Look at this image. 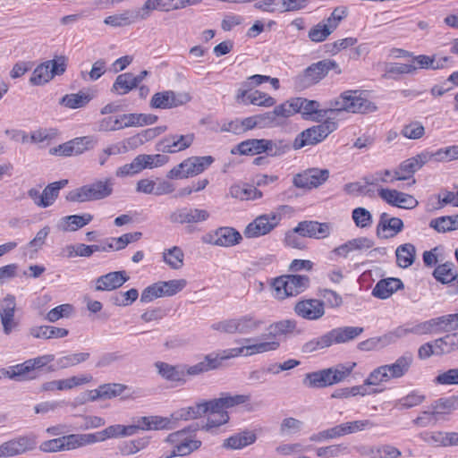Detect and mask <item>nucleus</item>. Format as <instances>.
<instances>
[{
  "label": "nucleus",
  "mask_w": 458,
  "mask_h": 458,
  "mask_svg": "<svg viewBox=\"0 0 458 458\" xmlns=\"http://www.w3.org/2000/svg\"><path fill=\"white\" fill-rule=\"evenodd\" d=\"M114 180L104 178L69 191L66 200L71 202H86L104 199L113 193Z\"/></svg>",
  "instance_id": "1"
},
{
  "label": "nucleus",
  "mask_w": 458,
  "mask_h": 458,
  "mask_svg": "<svg viewBox=\"0 0 458 458\" xmlns=\"http://www.w3.org/2000/svg\"><path fill=\"white\" fill-rule=\"evenodd\" d=\"M357 90H346L330 101L331 113L346 111L349 113L368 114L375 112L377 106Z\"/></svg>",
  "instance_id": "2"
},
{
  "label": "nucleus",
  "mask_w": 458,
  "mask_h": 458,
  "mask_svg": "<svg viewBox=\"0 0 458 458\" xmlns=\"http://www.w3.org/2000/svg\"><path fill=\"white\" fill-rule=\"evenodd\" d=\"M331 70H334L336 74L342 73L339 64L335 60L324 59L314 63L294 78V85L299 89H307L318 83Z\"/></svg>",
  "instance_id": "3"
},
{
  "label": "nucleus",
  "mask_w": 458,
  "mask_h": 458,
  "mask_svg": "<svg viewBox=\"0 0 458 458\" xmlns=\"http://www.w3.org/2000/svg\"><path fill=\"white\" fill-rule=\"evenodd\" d=\"M310 279L305 275H285L274 279L272 289L275 296L284 299L289 296H296L310 287Z\"/></svg>",
  "instance_id": "4"
},
{
  "label": "nucleus",
  "mask_w": 458,
  "mask_h": 458,
  "mask_svg": "<svg viewBox=\"0 0 458 458\" xmlns=\"http://www.w3.org/2000/svg\"><path fill=\"white\" fill-rule=\"evenodd\" d=\"M215 159L211 156L190 157L173 167L166 174L168 179H185L196 176L208 169Z\"/></svg>",
  "instance_id": "5"
},
{
  "label": "nucleus",
  "mask_w": 458,
  "mask_h": 458,
  "mask_svg": "<svg viewBox=\"0 0 458 458\" xmlns=\"http://www.w3.org/2000/svg\"><path fill=\"white\" fill-rule=\"evenodd\" d=\"M337 129V123L333 119H326L323 123L308 128L298 134L293 148L300 149L307 145H316L323 141L331 132Z\"/></svg>",
  "instance_id": "6"
},
{
  "label": "nucleus",
  "mask_w": 458,
  "mask_h": 458,
  "mask_svg": "<svg viewBox=\"0 0 458 458\" xmlns=\"http://www.w3.org/2000/svg\"><path fill=\"white\" fill-rule=\"evenodd\" d=\"M187 284L185 279L159 281L146 287L140 296L141 302H150L163 296H173L181 292Z\"/></svg>",
  "instance_id": "7"
},
{
  "label": "nucleus",
  "mask_w": 458,
  "mask_h": 458,
  "mask_svg": "<svg viewBox=\"0 0 458 458\" xmlns=\"http://www.w3.org/2000/svg\"><path fill=\"white\" fill-rule=\"evenodd\" d=\"M53 360L54 355H43L35 359L28 360L23 363L9 367L7 369H3V374L14 380L31 379L34 377L33 376H30V373L32 370L41 369Z\"/></svg>",
  "instance_id": "8"
},
{
  "label": "nucleus",
  "mask_w": 458,
  "mask_h": 458,
  "mask_svg": "<svg viewBox=\"0 0 458 458\" xmlns=\"http://www.w3.org/2000/svg\"><path fill=\"white\" fill-rule=\"evenodd\" d=\"M281 220L276 213L264 214L257 216L245 228L243 233L247 238H257L269 233Z\"/></svg>",
  "instance_id": "9"
},
{
  "label": "nucleus",
  "mask_w": 458,
  "mask_h": 458,
  "mask_svg": "<svg viewBox=\"0 0 458 458\" xmlns=\"http://www.w3.org/2000/svg\"><path fill=\"white\" fill-rule=\"evenodd\" d=\"M242 240V234L233 227L229 226L219 227L202 237L204 243L226 248L239 244Z\"/></svg>",
  "instance_id": "10"
},
{
  "label": "nucleus",
  "mask_w": 458,
  "mask_h": 458,
  "mask_svg": "<svg viewBox=\"0 0 458 458\" xmlns=\"http://www.w3.org/2000/svg\"><path fill=\"white\" fill-rule=\"evenodd\" d=\"M191 96L185 92L165 90L155 93L150 100L151 108L170 109L188 103Z\"/></svg>",
  "instance_id": "11"
},
{
  "label": "nucleus",
  "mask_w": 458,
  "mask_h": 458,
  "mask_svg": "<svg viewBox=\"0 0 458 458\" xmlns=\"http://www.w3.org/2000/svg\"><path fill=\"white\" fill-rule=\"evenodd\" d=\"M34 436H21L0 445V458H8L22 454L36 448Z\"/></svg>",
  "instance_id": "12"
},
{
  "label": "nucleus",
  "mask_w": 458,
  "mask_h": 458,
  "mask_svg": "<svg viewBox=\"0 0 458 458\" xmlns=\"http://www.w3.org/2000/svg\"><path fill=\"white\" fill-rule=\"evenodd\" d=\"M430 159L429 152H421L403 161L394 171V176L391 179V182L408 180Z\"/></svg>",
  "instance_id": "13"
},
{
  "label": "nucleus",
  "mask_w": 458,
  "mask_h": 458,
  "mask_svg": "<svg viewBox=\"0 0 458 458\" xmlns=\"http://www.w3.org/2000/svg\"><path fill=\"white\" fill-rule=\"evenodd\" d=\"M329 177L327 169L309 168L293 177V184L297 188L312 189L323 184Z\"/></svg>",
  "instance_id": "14"
},
{
  "label": "nucleus",
  "mask_w": 458,
  "mask_h": 458,
  "mask_svg": "<svg viewBox=\"0 0 458 458\" xmlns=\"http://www.w3.org/2000/svg\"><path fill=\"white\" fill-rule=\"evenodd\" d=\"M193 140L194 135L192 133L167 135L157 142L156 149L163 153H176L188 148L193 143Z\"/></svg>",
  "instance_id": "15"
},
{
  "label": "nucleus",
  "mask_w": 458,
  "mask_h": 458,
  "mask_svg": "<svg viewBox=\"0 0 458 458\" xmlns=\"http://www.w3.org/2000/svg\"><path fill=\"white\" fill-rule=\"evenodd\" d=\"M295 108L297 113L301 114L305 119L320 122L329 113H331L330 106L328 108L321 109L320 104L316 100H309L303 98H295Z\"/></svg>",
  "instance_id": "16"
},
{
  "label": "nucleus",
  "mask_w": 458,
  "mask_h": 458,
  "mask_svg": "<svg viewBox=\"0 0 458 458\" xmlns=\"http://www.w3.org/2000/svg\"><path fill=\"white\" fill-rule=\"evenodd\" d=\"M378 195L389 205L400 208L412 209L419 204L418 200L412 195L396 190L382 188L378 190Z\"/></svg>",
  "instance_id": "17"
},
{
  "label": "nucleus",
  "mask_w": 458,
  "mask_h": 458,
  "mask_svg": "<svg viewBox=\"0 0 458 458\" xmlns=\"http://www.w3.org/2000/svg\"><path fill=\"white\" fill-rule=\"evenodd\" d=\"M295 313L307 320H318L325 315V302L318 299H306L294 306Z\"/></svg>",
  "instance_id": "18"
},
{
  "label": "nucleus",
  "mask_w": 458,
  "mask_h": 458,
  "mask_svg": "<svg viewBox=\"0 0 458 458\" xmlns=\"http://www.w3.org/2000/svg\"><path fill=\"white\" fill-rule=\"evenodd\" d=\"M204 408H207V413L209 412L211 415H216L219 417L218 420H215L213 417H208L207 423L203 426V429L210 431L214 428H217L228 422L229 415L225 410L224 404L221 403V398H215L209 401H202Z\"/></svg>",
  "instance_id": "19"
},
{
  "label": "nucleus",
  "mask_w": 458,
  "mask_h": 458,
  "mask_svg": "<svg viewBox=\"0 0 458 458\" xmlns=\"http://www.w3.org/2000/svg\"><path fill=\"white\" fill-rule=\"evenodd\" d=\"M295 231L301 232L302 237L325 239L330 234L331 225L329 223L305 220L298 223Z\"/></svg>",
  "instance_id": "20"
},
{
  "label": "nucleus",
  "mask_w": 458,
  "mask_h": 458,
  "mask_svg": "<svg viewBox=\"0 0 458 458\" xmlns=\"http://www.w3.org/2000/svg\"><path fill=\"white\" fill-rule=\"evenodd\" d=\"M403 229V222L399 217H390L387 213H382L377 225V236L388 239L395 236Z\"/></svg>",
  "instance_id": "21"
},
{
  "label": "nucleus",
  "mask_w": 458,
  "mask_h": 458,
  "mask_svg": "<svg viewBox=\"0 0 458 458\" xmlns=\"http://www.w3.org/2000/svg\"><path fill=\"white\" fill-rule=\"evenodd\" d=\"M209 213L199 208H178L170 215V221L178 224H197L208 220Z\"/></svg>",
  "instance_id": "22"
},
{
  "label": "nucleus",
  "mask_w": 458,
  "mask_h": 458,
  "mask_svg": "<svg viewBox=\"0 0 458 458\" xmlns=\"http://www.w3.org/2000/svg\"><path fill=\"white\" fill-rule=\"evenodd\" d=\"M126 271H114L103 275L96 279V291H114L120 288L129 280Z\"/></svg>",
  "instance_id": "23"
},
{
  "label": "nucleus",
  "mask_w": 458,
  "mask_h": 458,
  "mask_svg": "<svg viewBox=\"0 0 458 458\" xmlns=\"http://www.w3.org/2000/svg\"><path fill=\"white\" fill-rule=\"evenodd\" d=\"M271 145L266 139H250L237 144L231 153L253 156L266 152L267 149H270Z\"/></svg>",
  "instance_id": "24"
},
{
  "label": "nucleus",
  "mask_w": 458,
  "mask_h": 458,
  "mask_svg": "<svg viewBox=\"0 0 458 458\" xmlns=\"http://www.w3.org/2000/svg\"><path fill=\"white\" fill-rule=\"evenodd\" d=\"M373 246L374 242L371 239L368 237H358L335 247L331 253L337 257L346 259L352 251L369 250Z\"/></svg>",
  "instance_id": "25"
},
{
  "label": "nucleus",
  "mask_w": 458,
  "mask_h": 458,
  "mask_svg": "<svg viewBox=\"0 0 458 458\" xmlns=\"http://www.w3.org/2000/svg\"><path fill=\"white\" fill-rule=\"evenodd\" d=\"M404 288L403 281L396 277H388L379 280L372 289V295L380 300L389 298L398 290Z\"/></svg>",
  "instance_id": "26"
},
{
  "label": "nucleus",
  "mask_w": 458,
  "mask_h": 458,
  "mask_svg": "<svg viewBox=\"0 0 458 458\" xmlns=\"http://www.w3.org/2000/svg\"><path fill=\"white\" fill-rule=\"evenodd\" d=\"M158 374L167 381L175 383L176 386H182L186 383L185 369L182 366H174L163 361L155 364Z\"/></svg>",
  "instance_id": "27"
},
{
  "label": "nucleus",
  "mask_w": 458,
  "mask_h": 458,
  "mask_svg": "<svg viewBox=\"0 0 458 458\" xmlns=\"http://www.w3.org/2000/svg\"><path fill=\"white\" fill-rule=\"evenodd\" d=\"M364 331L361 327H340L328 331L331 344H346L356 339Z\"/></svg>",
  "instance_id": "28"
},
{
  "label": "nucleus",
  "mask_w": 458,
  "mask_h": 458,
  "mask_svg": "<svg viewBox=\"0 0 458 458\" xmlns=\"http://www.w3.org/2000/svg\"><path fill=\"white\" fill-rule=\"evenodd\" d=\"M413 360L411 352H406L399 357L393 364L383 365L384 370L386 372L388 380L391 378H399L404 376L409 370Z\"/></svg>",
  "instance_id": "29"
},
{
  "label": "nucleus",
  "mask_w": 458,
  "mask_h": 458,
  "mask_svg": "<svg viewBox=\"0 0 458 458\" xmlns=\"http://www.w3.org/2000/svg\"><path fill=\"white\" fill-rule=\"evenodd\" d=\"M92 219L93 216L89 213L70 215L62 217L58 222L57 227L63 232H74L87 225Z\"/></svg>",
  "instance_id": "30"
},
{
  "label": "nucleus",
  "mask_w": 458,
  "mask_h": 458,
  "mask_svg": "<svg viewBox=\"0 0 458 458\" xmlns=\"http://www.w3.org/2000/svg\"><path fill=\"white\" fill-rule=\"evenodd\" d=\"M185 369V376H198L204 372L214 370L219 368V358L216 353H209L204 359L192 366H182Z\"/></svg>",
  "instance_id": "31"
},
{
  "label": "nucleus",
  "mask_w": 458,
  "mask_h": 458,
  "mask_svg": "<svg viewBox=\"0 0 458 458\" xmlns=\"http://www.w3.org/2000/svg\"><path fill=\"white\" fill-rule=\"evenodd\" d=\"M256 439L257 436L253 431L244 430L225 439L222 446L225 449H242L253 444Z\"/></svg>",
  "instance_id": "32"
},
{
  "label": "nucleus",
  "mask_w": 458,
  "mask_h": 458,
  "mask_svg": "<svg viewBox=\"0 0 458 458\" xmlns=\"http://www.w3.org/2000/svg\"><path fill=\"white\" fill-rule=\"evenodd\" d=\"M136 433V427L134 426H123L115 424L106 428L105 429L95 432L96 440L98 442H103L108 438H117L121 437L131 436Z\"/></svg>",
  "instance_id": "33"
},
{
  "label": "nucleus",
  "mask_w": 458,
  "mask_h": 458,
  "mask_svg": "<svg viewBox=\"0 0 458 458\" xmlns=\"http://www.w3.org/2000/svg\"><path fill=\"white\" fill-rule=\"evenodd\" d=\"M430 406L438 420H443L445 415H449L458 409V394L438 398L433 401Z\"/></svg>",
  "instance_id": "34"
},
{
  "label": "nucleus",
  "mask_w": 458,
  "mask_h": 458,
  "mask_svg": "<svg viewBox=\"0 0 458 458\" xmlns=\"http://www.w3.org/2000/svg\"><path fill=\"white\" fill-rule=\"evenodd\" d=\"M64 450H73L97 443L95 433L70 434L62 437Z\"/></svg>",
  "instance_id": "35"
},
{
  "label": "nucleus",
  "mask_w": 458,
  "mask_h": 458,
  "mask_svg": "<svg viewBox=\"0 0 458 458\" xmlns=\"http://www.w3.org/2000/svg\"><path fill=\"white\" fill-rule=\"evenodd\" d=\"M395 256L397 265L400 267L407 268L415 261L416 248L412 243L402 244L396 248Z\"/></svg>",
  "instance_id": "36"
},
{
  "label": "nucleus",
  "mask_w": 458,
  "mask_h": 458,
  "mask_svg": "<svg viewBox=\"0 0 458 458\" xmlns=\"http://www.w3.org/2000/svg\"><path fill=\"white\" fill-rule=\"evenodd\" d=\"M297 327V322L294 319H284L274 322L267 327L268 335L276 338L279 336H286L293 334Z\"/></svg>",
  "instance_id": "37"
},
{
  "label": "nucleus",
  "mask_w": 458,
  "mask_h": 458,
  "mask_svg": "<svg viewBox=\"0 0 458 458\" xmlns=\"http://www.w3.org/2000/svg\"><path fill=\"white\" fill-rule=\"evenodd\" d=\"M452 57L444 56L439 59H436V56H428L426 55H420L413 57V62L416 63L419 68L421 69H443L446 66V64L451 62Z\"/></svg>",
  "instance_id": "38"
},
{
  "label": "nucleus",
  "mask_w": 458,
  "mask_h": 458,
  "mask_svg": "<svg viewBox=\"0 0 458 458\" xmlns=\"http://www.w3.org/2000/svg\"><path fill=\"white\" fill-rule=\"evenodd\" d=\"M327 369L310 372L305 375L303 384L310 388H323L331 386L328 373Z\"/></svg>",
  "instance_id": "39"
},
{
  "label": "nucleus",
  "mask_w": 458,
  "mask_h": 458,
  "mask_svg": "<svg viewBox=\"0 0 458 458\" xmlns=\"http://www.w3.org/2000/svg\"><path fill=\"white\" fill-rule=\"evenodd\" d=\"M437 355L450 353L458 350V333L448 334L435 340Z\"/></svg>",
  "instance_id": "40"
},
{
  "label": "nucleus",
  "mask_w": 458,
  "mask_h": 458,
  "mask_svg": "<svg viewBox=\"0 0 458 458\" xmlns=\"http://www.w3.org/2000/svg\"><path fill=\"white\" fill-rule=\"evenodd\" d=\"M137 87L135 81H133V74L125 72L116 77L111 91L118 95H125Z\"/></svg>",
  "instance_id": "41"
},
{
  "label": "nucleus",
  "mask_w": 458,
  "mask_h": 458,
  "mask_svg": "<svg viewBox=\"0 0 458 458\" xmlns=\"http://www.w3.org/2000/svg\"><path fill=\"white\" fill-rule=\"evenodd\" d=\"M235 321L237 333L242 335L254 333L263 325L262 320L256 319L252 315L242 316L235 318Z\"/></svg>",
  "instance_id": "42"
},
{
  "label": "nucleus",
  "mask_w": 458,
  "mask_h": 458,
  "mask_svg": "<svg viewBox=\"0 0 458 458\" xmlns=\"http://www.w3.org/2000/svg\"><path fill=\"white\" fill-rule=\"evenodd\" d=\"M69 331L65 328L51 326H41L31 330V335L36 338H63L68 335Z\"/></svg>",
  "instance_id": "43"
},
{
  "label": "nucleus",
  "mask_w": 458,
  "mask_h": 458,
  "mask_svg": "<svg viewBox=\"0 0 458 458\" xmlns=\"http://www.w3.org/2000/svg\"><path fill=\"white\" fill-rule=\"evenodd\" d=\"M417 69L418 67L413 64L389 63L386 64L383 78L397 80L398 75L414 73Z\"/></svg>",
  "instance_id": "44"
},
{
  "label": "nucleus",
  "mask_w": 458,
  "mask_h": 458,
  "mask_svg": "<svg viewBox=\"0 0 458 458\" xmlns=\"http://www.w3.org/2000/svg\"><path fill=\"white\" fill-rule=\"evenodd\" d=\"M367 454L372 458H399L401 451L391 445H381L369 447Z\"/></svg>",
  "instance_id": "45"
},
{
  "label": "nucleus",
  "mask_w": 458,
  "mask_h": 458,
  "mask_svg": "<svg viewBox=\"0 0 458 458\" xmlns=\"http://www.w3.org/2000/svg\"><path fill=\"white\" fill-rule=\"evenodd\" d=\"M90 99L89 95L82 92L66 94L61 98L60 104L71 109H77L85 106Z\"/></svg>",
  "instance_id": "46"
},
{
  "label": "nucleus",
  "mask_w": 458,
  "mask_h": 458,
  "mask_svg": "<svg viewBox=\"0 0 458 458\" xmlns=\"http://www.w3.org/2000/svg\"><path fill=\"white\" fill-rule=\"evenodd\" d=\"M332 346L327 332L324 335L310 339L301 346L303 353H312Z\"/></svg>",
  "instance_id": "47"
},
{
  "label": "nucleus",
  "mask_w": 458,
  "mask_h": 458,
  "mask_svg": "<svg viewBox=\"0 0 458 458\" xmlns=\"http://www.w3.org/2000/svg\"><path fill=\"white\" fill-rule=\"evenodd\" d=\"M68 183V180H60L57 182H54L46 186V188L42 191L43 200L47 203L46 208L50 207L54 204L55 199L59 196V191Z\"/></svg>",
  "instance_id": "48"
},
{
  "label": "nucleus",
  "mask_w": 458,
  "mask_h": 458,
  "mask_svg": "<svg viewBox=\"0 0 458 458\" xmlns=\"http://www.w3.org/2000/svg\"><path fill=\"white\" fill-rule=\"evenodd\" d=\"M164 261L173 269H179L183 266V251L180 247L174 246L164 251Z\"/></svg>",
  "instance_id": "49"
},
{
  "label": "nucleus",
  "mask_w": 458,
  "mask_h": 458,
  "mask_svg": "<svg viewBox=\"0 0 458 458\" xmlns=\"http://www.w3.org/2000/svg\"><path fill=\"white\" fill-rule=\"evenodd\" d=\"M426 400V395L418 390L410 392L407 395L398 399L395 406L400 409H411L421 404Z\"/></svg>",
  "instance_id": "50"
},
{
  "label": "nucleus",
  "mask_w": 458,
  "mask_h": 458,
  "mask_svg": "<svg viewBox=\"0 0 458 458\" xmlns=\"http://www.w3.org/2000/svg\"><path fill=\"white\" fill-rule=\"evenodd\" d=\"M207 413V408H204L202 402L197 403L193 406L182 408L176 412V420H194L200 418Z\"/></svg>",
  "instance_id": "51"
},
{
  "label": "nucleus",
  "mask_w": 458,
  "mask_h": 458,
  "mask_svg": "<svg viewBox=\"0 0 458 458\" xmlns=\"http://www.w3.org/2000/svg\"><path fill=\"white\" fill-rule=\"evenodd\" d=\"M355 365L356 363L354 362L350 366H346L344 364H337L335 367L327 369V372L330 371L328 376L331 386L346 378L351 374Z\"/></svg>",
  "instance_id": "52"
},
{
  "label": "nucleus",
  "mask_w": 458,
  "mask_h": 458,
  "mask_svg": "<svg viewBox=\"0 0 458 458\" xmlns=\"http://www.w3.org/2000/svg\"><path fill=\"white\" fill-rule=\"evenodd\" d=\"M199 0H155L157 10L170 12L196 4Z\"/></svg>",
  "instance_id": "53"
},
{
  "label": "nucleus",
  "mask_w": 458,
  "mask_h": 458,
  "mask_svg": "<svg viewBox=\"0 0 458 458\" xmlns=\"http://www.w3.org/2000/svg\"><path fill=\"white\" fill-rule=\"evenodd\" d=\"M303 427V422L293 417L285 418L282 420L279 427L281 437H289L299 433Z\"/></svg>",
  "instance_id": "54"
},
{
  "label": "nucleus",
  "mask_w": 458,
  "mask_h": 458,
  "mask_svg": "<svg viewBox=\"0 0 458 458\" xmlns=\"http://www.w3.org/2000/svg\"><path fill=\"white\" fill-rule=\"evenodd\" d=\"M49 65L47 62H44L38 65L33 71L32 76L30 79V81L33 85H44L50 81L53 77L50 75Z\"/></svg>",
  "instance_id": "55"
},
{
  "label": "nucleus",
  "mask_w": 458,
  "mask_h": 458,
  "mask_svg": "<svg viewBox=\"0 0 458 458\" xmlns=\"http://www.w3.org/2000/svg\"><path fill=\"white\" fill-rule=\"evenodd\" d=\"M89 358V352L72 353L63 356L56 360V367L58 369H66L84 362Z\"/></svg>",
  "instance_id": "56"
},
{
  "label": "nucleus",
  "mask_w": 458,
  "mask_h": 458,
  "mask_svg": "<svg viewBox=\"0 0 458 458\" xmlns=\"http://www.w3.org/2000/svg\"><path fill=\"white\" fill-rule=\"evenodd\" d=\"M274 114H276L277 121L280 122V125L284 124V119L297 114L294 98L276 106L274 108Z\"/></svg>",
  "instance_id": "57"
},
{
  "label": "nucleus",
  "mask_w": 458,
  "mask_h": 458,
  "mask_svg": "<svg viewBox=\"0 0 458 458\" xmlns=\"http://www.w3.org/2000/svg\"><path fill=\"white\" fill-rule=\"evenodd\" d=\"M436 333L452 332L458 330L457 321L454 314L444 315L435 318Z\"/></svg>",
  "instance_id": "58"
},
{
  "label": "nucleus",
  "mask_w": 458,
  "mask_h": 458,
  "mask_svg": "<svg viewBox=\"0 0 458 458\" xmlns=\"http://www.w3.org/2000/svg\"><path fill=\"white\" fill-rule=\"evenodd\" d=\"M352 217L355 225L359 228L369 227L372 223V215L365 208H356L352 212Z\"/></svg>",
  "instance_id": "59"
},
{
  "label": "nucleus",
  "mask_w": 458,
  "mask_h": 458,
  "mask_svg": "<svg viewBox=\"0 0 458 458\" xmlns=\"http://www.w3.org/2000/svg\"><path fill=\"white\" fill-rule=\"evenodd\" d=\"M439 421L433 409L429 405L427 410H424L420 412L418 417H416L412 423L420 428H427L429 426H435Z\"/></svg>",
  "instance_id": "60"
},
{
  "label": "nucleus",
  "mask_w": 458,
  "mask_h": 458,
  "mask_svg": "<svg viewBox=\"0 0 458 458\" xmlns=\"http://www.w3.org/2000/svg\"><path fill=\"white\" fill-rule=\"evenodd\" d=\"M453 266L454 265L452 263H445L438 265L433 272L434 277L442 284H454L456 275L453 273Z\"/></svg>",
  "instance_id": "61"
},
{
  "label": "nucleus",
  "mask_w": 458,
  "mask_h": 458,
  "mask_svg": "<svg viewBox=\"0 0 458 458\" xmlns=\"http://www.w3.org/2000/svg\"><path fill=\"white\" fill-rule=\"evenodd\" d=\"M280 343L277 341L262 342L255 344L246 345L244 356H250L256 353H262L270 351H276L279 348Z\"/></svg>",
  "instance_id": "62"
},
{
  "label": "nucleus",
  "mask_w": 458,
  "mask_h": 458,
  "mask_svg": "<svg viewBox=\"0 0 458 458\" xmlns=\"http://www.w3.org/2000/svg\"><path fill=\"white\" fill-rule=\"evenodd\" d=\"M318 295L324 299L325 305L327 304L329 308L336 309L343 304L342 296L334 290L319 289Z\"/></svg>",
  "instance_id": "63"
},
{
  "label": "nucleus",
  "mask_w": 458,
  "mask_h": 458,
  "mask_svg": "<svg viewBox=\"0 0 458 458\" xmlns=\"http://www.w3.org/2000/svg\"><path fill=\"white\" fill-rule=\"evenodd\" d=\"M431 158L436 161H451L458 159V145H453L446 148H439L434 153H429Z\"/></svg>",
  "instance_id": "64"
}]
</instances>
